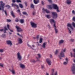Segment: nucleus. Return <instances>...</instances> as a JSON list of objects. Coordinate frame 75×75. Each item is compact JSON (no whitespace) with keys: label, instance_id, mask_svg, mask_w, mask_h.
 Masks as SVG:
<instances>
[{"label":"nucleus","instance_id":"1","mask_svg":"<svg viewBox=\"0 0 75 75\" xmlns=\"http://www.w3.org/2000/svg\"><path fill=\"white\" fill-rule=\"evenodd\" d=\"M5 4L3 3V2L1 1L0 2V10H2L5 12V13L6 16H7V14L6 11H4V6Z\"/></svg>","mask_w":75,"mask_h":75},{"label":"nucleus","instance_id":"2","mask_svg":"<svg viewBox=\"0 0 75 75\" xmlns=\"http://www.w3.org/2000/svg\"><path fill=\"white\" fill-rule=\"evenodd\" d=\"M66 50V49H64V50H62V51L60 52L59 55V57L60 59H62L61 57H65L64 53V52H65Z\"/></svg>","mask_w":75,"mask_h":75},{"label":"nucleus","instance_id":"3","mask_svg":"<svg viewBox=\"0 0 75 75\" xmlns=\"http://www.w3.org/2000/svg\"><path fill=\"white\" fill-rule=\"evenodd\" d=\"M53 7L54 9L57 10V12H59V8L58 7V6L56 4H53Z\"/></svg>","mask_w":75,"mask_h":75},{"label":"nucleus","instance_id":"4","mask_svg":"<svg viewBox=\"0 0 75 75\" xmlns=\"http://www.w3.org/2000/svg\"><path fill=\"white\" fill-rule=\"evenodd\" d=\"M17 58L18 61H21L22 57L21 55H20L19 52H18L17 54Z\"/></svg>","mask_w":75,"mask_h":75},{"label":"nucleus","instance_id":"5","mask_svg":"<svg viewBox=\"0 0 75 75\" xmlns=\"http://www.w3.org/2000/svg\"><path fill=\"white\" fill-rule=\"evenodd\" d=\"M71 71L73 72V73L74 74H75V64H73L71 68Z\"/></svg>","mask_w":75,"mask_h":75},{"label":"nucleus","instance_id":"6","mask_svg":"<svg viewBox=\"0 0 75 75\" xmlns=\"http://www.w3.org/2000/svg\"><path fill=\"white\" fill-rule=\"evenodd\" d=\"M52 14L53 15V18H56L57 17V13L55 12H52Z\"/></svg>","mask_w":75,"mask_h":75},{"label":"nucleus","instance_id":"7","mask_svg":"<svg viewBox=\"0 0 75 75\" xmlns=\"http://www.w3.org/2000/svg\"><path fill=\"white\" fill-rule=\"evenodd\" d=\"M42 12L45 13V11L47 13H50V12L49 11L47 10V9H45L44 8H42Z\"/></svg>","mask_w":75,"mask_h":75},{"label":"nucleus","instance_id":"8","mask_svg":"<svg viewBox=\"0 0 75 75\" xmlns=\"http://www.w3.org/2000/svg\"><path fill=\"white\" fill-rule=\"evenodd\" d=\"M16 28L17 29V31L18 32H20L23 31V30L21 28L18 26H16Z\"/></svg>","mask_w":75,"mask_h":75},{"label":"nucleus","instance_id":"9","mask_svg":"<svg viewBox=\"0 0 75 75\" xmlns=\"http://www.w3.org/2000/svg\"><path fill=\"white\" fill-rule=\"evenodd\" d=\"M46 61L48 64L50 66L51 64L50 60L48 58L46 59Z\"/></svg>","mask_w":75,"mask_h":75},{"label":"nucleus","instance_id":"10","mask_svg":"<svg viewBox=\"0 0 75 75\" xmlns=\"http://www.w3.org/2000/svg\"><path fill=\"white\" fill-rule=\"evenodd\" d=\"M31 25H32V27L33 28H36L37 27V25L33 22H31L30 23Z\"/></svg>","mask_w":75,"mask_h":75},{"label":"nucleus","instance_id":"11","mask_svg":"<svg viewBox=\"0 0 75 75\" xmlns=\"http://www.w3.org/2000/svg\"><path fill=\"white\" fill-rule=\"evenodd\" d=\"M67 27H70V28L72 30H74V29L72 28V26H71V24L70 23H68L67 25Z\"/></svg>","mask_w":75,"mask_h":75},{"label":"nucleus","instance_id":"12","mask_svg":"<svg viewBox=\"0 0 75 75\" xmlns=\"http://www.w3.org/2000/svg\"><path fill=\"white\" fill-rule=\"evenodd\" d=\"M55 23H54V25L53 26L54 27V30H55V32L56 33H57L58 31V29H57L56 28V27L55 25Z\"/></svg>","mask_w":75,"mask_h":75},{"label":"nucleus","instance_id":"13","mask_svg":"<svg viewBox=\"0 0 75 75\" xmlns=\"http://www.w3.org/2000/svg\"><path fill=\"white\" fill-rule=\"evenodd\" d=\"M6 43L8 45H10V46L12 45V42L10 40H7L6 41Z\"/></svg>","mask_w":75,"mask_h":75},{"label":"nucleus","instance_id":"14","mask_svg":"<svg viewBox=\"0 0 75 75\" xmlns=\"http://www.w3.org/2000/svg\"><path fill=\"white\" fill-rule=\"evenodd\" d=\"M38 57H36L37 59V61H40L39 58H41V55H40V54H38Z\"/></svg>","mask_w":75,"mask_h":75},{"label":"nucleus","instance_id":"15","mask_svg":"<svg viewBox=\"0 0 75 75\" xmlns=\"http://www.w3.org/2000/svg\"><path fill=\"white\" fill-rule=\"evenodd\" d=\"M12 7H16L17 8H19L18 6L16 4H12Z\"/></svg>","mask_w":75,"mask_h":75},{"label":"nucleus","instance_id":"16","mask_svg":"<svg viewBox=\"0 0 75 75\" xmlns=\"http://www.w3.org/2000/svg\"><path fill=\"white\" fill-rule=\"evenodd\" d=\"M22 42V40L21 38H18V44H21Z\"/></svg>","mask_w":75,"mask_h":75},{"label":"nucleus","instance_id":"17","mask_svg":"<svg viewBox=\"0 0 75 75\" xmlns=\"http://www.w3.org/2000/svg\"><path fill=\"white\" fill-rule=\"evenodd\" d=\"M33 1L35 4H37L39 2V0H34Z\"/></svg>","mask_w":75,"mask_h":75},{"label":"nucleus","instance_id":"18","mask_svg":"<svg viewBox=\"0 0 75 75\" xmlns=\"http://www.w3.org/2000/svg\"><path fill=\"white\" fill-rule=\"evenodd\" d=\"M20 65L21 66V68L22 69H24L25 67V66L21 64H20Z\"/></svg>","mask_w":75,"mask_h":75},{"label":"nucleus","instance_id":"19","mask_svg":"<svg viewBox=\"0 0 75 75\" xmlns=\"http://www.w3.org/2000/svg\"><path fill=\"white\" fill-rule=\"evenodd\" d=\"M66 3L68 5L70 4H71V0H67Z\"/></svg>","mask_w":75,"mask_h":75},{"label":"nucleus","instance_id":"20","mask_svg":"<svg viewBox=\"0 0 75 75\" xmlns=\"http://www.w3.org/2000/svg\"><path fill=\"white\" fill-rule=\"evenodd\" d=\"M64 40H60L59 41V44L60 45L64 43Z\"/></svg>","mask_w":75,"mask_h":75},{"label":"nucleus","instance_id":"21","mask_svg":"<svg viewBox=\"0 0 75 75\" xmlns=\"http://www.w3.org/2000/svg\"><path fill=\"white\" fill-rule=\"evenodd\" d=\"M70 55L71 57H72L73 56L74 57H75V53H74L73 54H72V52H70Z\"/></svg>","mask_w":75,"mask_h":75},{"label":"nucleus","instance_id":"22","mask_svg":"<svg viewBox=\"0 0 75 75\" xmlns=\"http://www.w3.org/2000/svg\"><path fill=\"white\" fill-rule=\"evenodd\" d=\"M54 69H51V75H54Z\"/></svg>","mask_w":75,"mask_h":75},{"label":"nucleus","instance_id":"23","mask_svg":"<svg viewBox=\"0 0 75 75\" xmlns=\"http://www.w3.org/2000/svg\"><path fill=\"white\" fill-rule=\"evenodd\" d=\"M46 45V43L44 42L43 43L42 45V47L44 49H45V47Z\"/></svg>","mask_w":75,"mask_h":75},{"label":"nucleus","instance_id":"24","mask_svg":"<svg viewBox=\"0 0 75 75\" xmlns=\"http://www.w3.org/2000/svg\"><path fill=\"white\" fill-rule=\"evenodd\" d=\"M11 14L13 17V18L15 17V15H14L13 11H11Z\"/></svg>","mask_w":75,"mask_h":75},{"label":"nucleus","instance_id":"25","mask_svg":"<svg viewBox=\"0 0 75 75\" xmlns=\"http://www.w3.org/2000/svg\"><path fill=\"white\" fill-rule=\"evenodd\" d=\"M50 22L51 23H55V22H54V19H50Z\"/></svg>","mask_w":75,"mask_h":75},{"label":"nucleus","instance_id":"26","mask_svg":"<svg viewBox=\"0 0 75 75\" xmlns=\"http://www.w3.org/2000/svg\"><path fill=\"white\" fill-rule=\"evenodd\" d=\"M47 7H48V8L50 10H51L52 9V6L51 5H47Z\"/></svg>","mask_w":75,"mask_h":75},{"label":"nucleus","instance_id":"27","mask_svg":"<svg viewBox=\"0 0 75 75\" xmlns=\"http://www.w3.org/2000/svg\"><path fill=\"white\" fill-rule=\"evenodd\" d=\"M24 19H21V20H20V23H24Z\"/></svg>","mask_w":75,"mask_h":75},{"label":"nucleus","instance_id":"28","mask_svg":"<svg viewBox=\"0 0 75 75\" xmlns=\"http://www.w3.org/2000/svg\"><path fill=\"white\" fill-rule=\"evenodd\" d=\"M23 14L28 16V14H27V13L26 12H23L22 13Z\"/></svg>","mask_w":75,"mask_h":75},{"label":"nucleus","instance_id":"29","mask_svg":"<svg viewBox=\"0 0 75 75\" xmlns=\"http://www.w3.org/2000/svg\"><path fill=\"white\" fill-rule=\"evenodd\" d=\"M11 72L13 74H15V71L13 69L11 70Z\"/></svg>","mask_w":75,"mask_h":75},{"label":"nucleus","instance_id":"30","mask_svg":"<svg viewBox=\"0 0 75 75\" xmlns=\"http://www.w3.org/2000/svg\"><path fill=\"white\" fill-rule=\"evenodd\" d=\"M19 6L20 7H21V8H23V6L22 5V4H19Z\"/></svg>","mask_w":75,"mask_h":75},{"label":"nucleus","instance_id":"31","mask_svg":"<svg viewBox=\"0 0 75 75\" xmlns=\"http://www.w3.org/2000/svg\"><path fill=\"white\" fill-rule=\"evenodd\" d=\"M39 35H38L36 37H33V39H37L38 40V39H39Z\"/></svg>","mask_w":75,"mask_h":75},{"label":"nucleus","instance_id":"32","mask_svg":"<svg viewBox=\"0 0 75 75\" xmlns=\"http://www.w3.org/2000/svg\"><path fill=\"white\" fill-rule=\"evenodd\" d=\"M19 21V20L18 18H16L15 20V21L16 22H18Z\"/></svg>","mask_w":75,"mask_h":75},{"label":"nucleus","instance_id":"33","mask_svg":"<svg viewBox=\"0 0 75 75\" xmlns=\"http://www.w3.org/2000/svg\"><path fill=\"white\" fill-rule=\"evenodd\" d=\"M30 7H31V8H34V5L33 4H31Z\"/></svg>","mask_w":75,"mask_h":75},{"label":"nucleus","instance_id":"34","mask_svg":"<svg viewBox=\"0 0 75 75\" xmlns=\"http://www.w3.org/2000/svg\"><path fill=\"white\" fill-rule=\"evenodd\" d=\"M74 39H71V40H70V41L72 42H74Z\"/></svg>","mask_w":75,"mask_h":75},{"label":"nucleus","instance_id":"35","mask_svg":"<svg viewBox=\"0 0 75 75\" xmlns=\"http://www.w3.org/2000/svg\"><path fill=\"white\" fill-rule=\"evenodd\" d=\"M30 62H32L35 63L36 61H35L34 59H31Z\"/></svg>","mask_w":75,"mask_h":75},{"label":"nucleus","instance_id":"36","mask_svg":"<svg viewBox=\"0 0 75 75\" xmlns=\"http://www.w3.org/2000/svg\"><path fill=\"white\" fill-rule=\"evenodd\" d=\"M59 51V50H56V52H55L54 53H55V54H58V52Z\"/></svg>","mask_w":75,"mask_h":75},{"label":"nucleus","instance_id":"37","mask_svg":"<svg viewBox=\"0 0 75 75\" xmlns=\"http://www.w3.org/2000/svg\"><path fill=\"white\" fill-rule=\"evenodd\" d=\"M42 38H40V40L39 42L40 43H41L42 42Z\"/></svg>","mask_w":75,"mask_h":75},{"label":"nucleus","instance_id":"38","mask_svg":"<svg viewBox=\"0 0 75 75\" xmlns=\"http://www.w3.org/2000/svg\"><path fill=\"white\" fill-rule=\"evenodd\" d=\"M46 17L48 18H50V16L49 15H46Z\"/></svg>","mask_w":75,"mask_h":75},{"label":"nucleus","instance_id":"39","mask_svg":"<svg viewBox=\"0 0 75 75\" xmlns=\"http://www.w3.org/2000/svg\"><path fill=\"white\" fill-rule=\"evenodd\" d=\"M4 51V50L2 49H0V52H3Z\"/></svg>","mask_w":75,"mask_h":75},{"label":"nucleus","instance_id":"40","mask_svg":"<svg viewBox=\"0 0 75 75\" xmlns=\"http://www.w3.org/2000/svg\"><path fill=\"white\" fill-rule=\"evenodd\" d=\"M67 63H68V62H64L63 64H64V65H66L67 64Z\"/></svg>","mask_w":75,"mask_h":75},{"label":"nucleus","instance_id":"41","mask_svg":"<svg viewBox=\"0 0 75 75\" xmlns=\"http://www.w3.org/2000/svg\"><path fill=\"white\" fill-rule=\"evenodd\" d=\"M25 6L27 7V6H28V4H27V2L26 1H25Z\"/></svg>","mask_w":75,"mask_h":75},{"label":"nucleus","instance_id":"42","mask_svg":"<svg viewBox=\"0 0 75 75\" xmlns=\"http://www.w3.org/2000/svg\"><path fill=\"white\" fill-rule=\"evenodd\" d=\"M67 28L69 30V33L70 34H71V31L70 30V29L69 28Z\"/></svg>","mask_w":75,"mask_h":75},{"label":"nucleus","instance_id":"43","mask_svg":"<svg viewBox=\"0 0 75 75\" xmlns=\"http://www.w3.org/2000/svg\"><path fill=\"white\" fill-rule=\"evenodd\" d=\"M72 13L73 14L75 15V11H74V10H72Z\"/></svg>","mask_w":75,"mask_h":75},{"label":"nucleus","instance_id":"44","mask_svg":"<svg viewBox=\"0 0 75 75\" xmlns=\"http://www.w3.org/2000/svg\"><path fill=\"white\" fill-rule=\"evenodd\" d=\"M72 25L75 28V23L74 22L72 23Z\"/></svg>","mask_w":75,"mask_h":75},{"label":"nucleus","instance_id":"45","mask_svg":"<svg viewBox=\"0 0 75 75\" xmlns=\"http://www.w3.org/2000/svg\"><path fill=\"white\" fill-rule=\"evenodd\" d=\"M0 66L1 67H3V64L2 63H0Z\"/></svg>","mask_w":75,"mask_h":75},{"label":"nucleus","instance_id":"46","mask_svg":"<svg viewBox=\"0 0 75 75\" xmlns=\"http://www.w3.org/2000/svg\"><path fill=\"white\" fill-rule=\"evenodd\" d=\"M7 21L8 22H11V20L10 19H7Z\"/></svg>","mask_w":75,"mask_h":75},{"label":"nucleus","instance_id":"47","mask_svg":"<svg viewBox=\"0 0 75 75\" xmlns=\"http://www.w3.org/2000/svg\"><path fill=\"white\" fill-rule=\"evenodd\" d=\"M16 2L18 3L21 2V1L20 0H16Z\"/></svg>","mask_w":75,"mask_h":75},{"label":"nucleus","instance_id":"48","mask_svg":"<svg viewBox=\"0 0 75 75\" xmlns=\"http://www.w3.org/2000/svg\"><path fill=\"white\" fill-rule=\"evenodd\" d=\"M75 22V17H74L72 19Z\"/></svg>","mask_w":75,"mask_h":75},{"label":"nucleus","instance_id":"49","mask_svg":"<svg viewBox=\"0 0 75 75\" xmlns=\"http://www.w3.org/2000/svg\"><path fill=\"white\" fill-rule=\"evenodd\" d=\"M48 1L50 3H52V1L51 0H48Z\"/></svg>","mask_w":75,"mask_h":75},{"label":"nucleus","instance_id":"50","mask_svg":"<svg viewBox=\"0 0 75 75\" xmlns=\"http://www.w3.org/2000/svg\"><path fill=\"white\" fill-rule=\"evenodd\" d=\"M54 75H58V73L57 71H56L55 73H54Z\"/></svg>","mask_w":75,"mask_h":75},{"label":"nucleus","instance_id":"51","mask_svg":"<svg viewBox=\"0 0 75 75\" xmlns=\"http://www.w3.org/2000/svg\"><path fill=\"white\" fill-rule=\"evenodd\" d=\"M6 7H8V8H10V6H9L8 5H6Z\"/></svg>","mask_w":75,"mask_h":75},{"label":"nucleus","instance_id":"52","mask_svg":"<svg viewBox=\"0 0 75 75\" xmlns=\"http://www.w3.org/2000/svg\"><path fill=\"white\" fill-rule=\"evenodd\" d=\"M18 13H19L20 12V9H18V10H17L16 11Z\"/></svg>","mask_w":75,"mask_h":75},{"label":"nucleus","instance_id":"53","mask_svg":"<svg viewBox=\"0 0 75 75\" xmlns=\"http://www.w3.org/2000/svg\"><path fill=\"white\" fill-rule=\"evenodd\" d=\"M41 68L43 69L44 67V65H41Z\"/></svg>","mask_w":75,"mask_h":75},{"label":"nucleus","instance_id":"54","mask_svg":"<svg viewBox=\"0 0 75 75\" xmlns=\"http://www.w3.org/2000/svg\"><path fill=\"white\" fill-rule=\"evenodd\" d=\"M4 30H8L7 29V28L6 27V26H5L4 27Z\"/></svg>","mask_w":75,"mask_h":75},{"label":"nucleus","instance_id":"55","mask_svg":"<svg viewBox=\"0 0 75 75\" xmlns=\"http://www.w3.org/2000/svg\"><path fill=\"white\" fill-rule=\"evenodd\" d=\"M7 28H8V29H10L9 26V25H7Z\"/></svg>","mask_w":75,"mask_h":75},{"label":"nucleus","instance_id":"56","mask_svg":"<svg viewBox=\"0 0 75 75\" xmlns=\"http://www.w3.org/2000/svg\"><path fill=\"white\" fill-rule=\"evenodd\" d=\"M35 12H33V15H35Z\"/></svg>","mask_w":75,"mask_h":75},{"label":"nucleus","instance_id":"57","mask_svg":"<svg viewBox=\"0 0 75 75\" xmlns=\"http://www.w3.org/2000/svg\"><path fill=\"white\" fill-rule=\"evenodd\" d=\"M12 1L13 3H15L16 2V0H12Z\"/></svg>","mask_w":75,"mask_h":75},{"label":"nucleus","instance_id":"58","mask_svg":"<svg viewBox=\"0 0 75 75\" xmlns=\"http://www.w3.org/2000/svg\"><path fill=\"white\" fill-rule=\"evenodd\" d=\"M50 57L51 58H52V56L51 54H50Z\"/></svg>","mask_w":75,"mask_h":75},{"label":"nucleus","instance_id":"59","mask_svg":"<svg viewBox=\"0 0 75 75\" xmlns=\"http://www.w3.org/2000/svg\"><path fill=\"white\" fill-rule=\"evenodd\" d=\"M41 3H42V5H44V2H43V1H41Z\"/></svg>","mask_w":75,"mask_h":75},{"label":"nucleus","instance_id":"60","mask_svg":"<svg viewBox=\"0 0 75 75\" xmlns=\"http://www.w3.org/2000/svg\"><path fill=\"white\" fill-rule=\"evenodd\" d=\"M28 46L29 47H30L31 48L32 47H31V46H30V45H29L28 44Z\"/></svg>","mask_w":75,"mask_h":75},{"label":"nucleus","instance_id":"61","mask_svg":"<svg viewBox=\"0 0 75 75\" xmlns=\"http://www.w3.org/2000/svg\"><path fill=\"white\" fill-rule=\"evenodd\" d=\"M4 30V29H1L0 30V31H2Z\"/></svg>","mask_w":75,"mask_h":75},{"label":"nucleus","instance_id":"62","mask_svg":"<svg viewBox=\"0 0 75 75\" xmlns=\"http://www.w3.org/2000/svg\"><path fill=\"white\" fill-rule=\"evenodd\" d=\"M45 75H49V74L47 72V73H46V74H45Z\"/></svg>","mask_w":75,"mask_h":75},{"label":"nucleus","instance_id":"63","mask_svg":"<svg viewBox=\"0 0 75 75\" xmlns=\"http://www.w3.org/2000/svg\"><path fill=\"white\" fill-rule=\"evenodd\" d=\"M6 30H4V33H6Z\"/></svg>","mask_w":75,"mask_h":75},{"label":"nucleus","instance_id":"64","mask_svg":"<svg viewBox=\"0 0 75 75\" xmlns=\"http://www.w3.org/2000/svg\"><path fill=\"white\" fill-rule=\"evenodd\" d=\"M73 51L74 52H75V49H74L73 50Z\"/></svg>","mask_w":75,"mask_h":75}]
</instances>
